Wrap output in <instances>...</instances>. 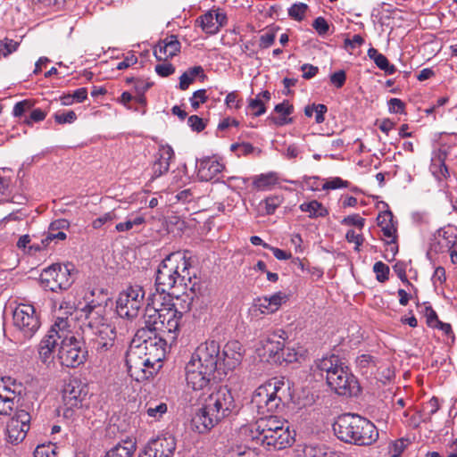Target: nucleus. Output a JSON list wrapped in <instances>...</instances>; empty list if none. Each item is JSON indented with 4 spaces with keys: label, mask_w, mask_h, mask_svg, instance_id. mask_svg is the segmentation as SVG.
<instances>
[{
    "label": "nucleus",
    "mask_w": 457,
    "mask_h": 457,
    "mask_svg": "<svg viewBox=\"0 0 457 457\" xmlns=\"http://www.w3.org/2000/svg\"><path fill=\"white\" fill-rule=\"evenodd\" d=\"M174 157V151L170 145H161L156 159L152 165L151 179H155L165 174L170 169V162Z\"/></svg>",
    "instance_id": "5701e85b"
},
{
    "label": "nucleus",
    "mask_w": 457,
    "mask_h": 457,
    "mask_svg": "<svg viewBox=\"0 0 457 457\" xmlns=\"http://www.w3.org/2000/svg\"><path fill=\"white\" fill-rule=\"evenodd\" d=\"M282 195H276L265 198L261 204L264 205L265 213L268 215L273 214L277 208L283 203Z\"/></svg>",
    "instance_id": "ea45409f"
},
{
    "label": "nucleus",
    "mask_w": 457,
    "mask_h": 457,
    "mask_svg": "<svg viewBox=\"0 0 457 457\" xmlns=\"http://www.w3.org/2000/svg\"><path fill=\"white\" fill-rule=\"evenodd\" d=\"M219 360V343L212 340L201 344L185 366L187 387L195 393L208 392L215 383Z\"/></svg>",
    "instance_id": "f03ea898"
},
{
    "label": "nucleus",
    "mask_w": 457,
    "mask_h": 457,
    "mask_svg": "<svg viewBox=\"0 0 457 457\" xmlns=\"http://www.w3.org/2000/svg\"><path fill=\"white\" fill-rule=\"evenodd\" d=\"M341 223L343 225L356 226L360 229H361L364 227L365 220L361 218L359 214H353L345 217L342 220Z\"/></svg>",
    "instance_id": "13d9d810"
},
{
    "label": "nucleus",
    "mask_w": 457,
    "mask_h": 457,
    "mask_svg": "<svg viewBox=\"0 0 457 457\" xmlns=\"http://www.w3.org/2000/svg\"><path fill=\"white\" fill-rule=\"evenodd\" d=\"M274 111L279 114V117L278 118H271L276 125L283 126L292 122V119L287 118V116L293 112L294 107L288 103V101H283L282 103L277 104L274 108Z\"/></svg>",
    "instance_id": "f704fd0d"
},
{
    "label": "nucleus",
    "mask_w": 457,
    "mask_h": 457,
    "mask_svg": "<svg viewBox=\"0 0 457 457\" xmlns=\"http://www.w3.org/2000/svg\"><path fill=\"white\" fill-rule=\"evenodd\" d=\"M208 97L206 96L205 89H199L194 92L192 97L190 98V104L194 110H197L201 104H204L207 101Z\"/></svg>",
    "instance_id": "603ef678"
},
{
    "label": "nucleus",
    "mask_w": 457,
    "mask_h": 457,
    "mask_svg": "<svg viewBox=\"0 0 457 457\" xmlns=\"http://www.w3.org/2000/svg\"><path fill=\"white\" fill-rule=\"evenodd\" d=\"M349 186V182L347 180H344L339 177H335L328 179L324 185L323 189L325 190H335L338 188L347 187Z\"/></svg>",
    "instance_id": "864d4df0"
},
{
    "label": "nucleus",
    "mask_w": 457,
    "mask_h": 457,
    "mask_svg": "<svg viewBox=\"0 0 457 457\" xmlns=\"http://www.w3.org/2000/svg\"><path fill=\"white\" fill-rule=\"evenodd\" d=\"M87 355L84 342L75 337L71 330L68 332L58 349L57 358L60 363L68 368H76L85 362Z\"/></svg>",
    "instance_id": "9b49d317"
},
{
    "label": "nucleus",
    "mask_w": 457,
    "mask_h": 457,
    "mask_svg": "<svg viewBox=\"0 0 457 457\" xmlns=\"http://www.w3.org/2000/svg\"><path fill=\"white\" fill-rule=\"evenodd\" d=\"M183 317L172 303L170 295H150L145 310V324L151 329L165 337L169 341L177 338L180 322Z\"/></svg>",
    "instance_id": "7ed1b4c3"
},
{
    "label": "nucleus",
    "mask_w": 457,
    "mask_h": 457,
    "mask_svg": "<svg viewBox=\"0 0 457 457\" xmlns=\"http://www.w3.org/2000/svg\"><path fill=\"white\" fill-rule=\"evenodd\" d=\"M337 438L357 445H370L378 438L376 426L358 414L345 413L333 426Z\"/></svg>",
    "instance_id": "6e6552de"
},
{
    "label": "nucleus",
    "mask_w": 457,
    "mask_h": 457,
    "mask_svg": "<svg viewBox=\"0 0 457 457\" xmlns=\"http://www.w3.org/2000/svg\"><path fill=\"white\" fill-rule=\"evenodd\" d=\"M457 239V235L450 229L439 228L433 235L428 255L434 253L436 254L448 252L449 249L454 246Z\"/></svg>",
    "instance_id": "412c9836"
},
{
    "label": "nucleus",
    "mask_w": 457,
    "mask_h": 457,
    "mask_svg": "<svg viewBox=\"0 0 457 457\" xmlns=\"http://www.w3.org/2000/svg\"><path fill=\"white\" fill-rule=\"evenodd\" d=\"M225 169V165L216 157H204L196 162L197 177L201 181L213 179Z\"/></svg>",
    "instance_id": "4be33fe9"
},
{
    "label": "nucleus",
    "mask_w": 457,
    "mask_h": 457,
    "mask_svg": "<svg viewBox=\"0 0 457 457\" xmlns=\"http://www.w3.org/2000/svg\"><path fill=\"white\" fill-rule=\"evenodd\" d=\"M14 398V392L4 385L3 378H0V415L11 414Z\"/></svg>",
    "instance_id": "c756f323"
},
{
    "label": "nucleus",
    "mask_w": 457,
    "mask_h": 457,
    "mask_svg": "<svg viewBox=\"0 0 457 457\" xmlns=\"http://www.w3.org/2000/svg\"><path fill=\"white\" fill-rule=\"evenodd\" d=\"M225 104L228 108L239 109L241 107V100L236 91L228 93L225 99Z\"/></svg>",
    "instance_id": "338daca9"
},
{
    "label": "nucleus",
    "mask_w": 457,
    "mask_h": 457,
    "mask_svg": "<svg viewBox=\"0 0 457 457\" xmlns=\"http://www.w3.org/2000/svg\"><path fill=\"white\" fill-rule=\"evenodd\" d=\"M439 403L438 399L433 396L429 401H428L423 406L424 415L430 419L432 415H434L439 410Z\"/></svg>",
    "instance_id": "6e6d98bb"
},
{
    "label": "nucleus",
    "mask_w": 457,
    "mask_h": 457,
    "mask_svg": "<svg viewBox=\"0 0 457 457\" xmlns=\"http://www.w3.org/2000/svg\"><path fill=\"white\" fill-rule=\"evenodd\" d=\"M30 415L24 410L18 411L8 421L6 426V439L12 445L21 443L29 429Z\"/></svg>",
    "instance_id": "a211bd4d"
},
{
    "label": "nucleus",
    "mask_w": 457,
    "mask_h": 457,
    "mask_svg": "<svg viewBox=\"0 0 457 457\" xmlns=\"http://www.w3.org/2000/svg\"><path fill=\"white\" fill-rule=\"evenodd\" d=\"M40 279L43 286L52 292L67 290L75 280V270L70 263H55L43 270Z\"/></svg>",
    "instance_id": "9d476101"
},
{
    "label": "nucleus",
    "mask_w": 457,
    "mask_h": 457,
    "mask_svg": "<svg viewBox=\"0 0 457 457\" xmlns=\"http://www.w3.org/2000/svg\"><path fill=\"white\" fill-rule=\"evenodd\" d=\"M303 457H325L328 453L325 452L322 445L318 444L305 445L303 449Z\"/></svg>",
    "instance_id": "79ce46f5"
},
{
    "label": "nucleus",
    "mask_w": 457,
    "mask_h": 457,
    "mask_svg": "<svg viewBox=\"0 0 457 457\" xmlns=\"http://www.w3.org/2000/svg\"><path fill=\"white\" fill-rule=\"evenodd\" d=\"M140 343L129 349L126 364L137 381L149 379L162 368L165 358L168 337L145 328L137 333Z\"/></svg>",
    "instance_id": "f257e3e1"
},
{
    "label": "nucleus",
    "mask_w": 457,
    "mask_h": 457,
    "mask_svg": "<svg viewBox=\"0 0 457 457\" xmlns=\"http://www.w3.org/2000/svg\"><path fill=\"white\" fill-rule=\"evenodd\" d=\"M167 403L159 401L152 400L145 403L144 414L147 417L149 422L159 421L164 414L167 413Z\"/></svg>",
    "instance_id": "cd10ccee"
},
{
    "label": "nucleus",
    "mask_w": 457,
    "mask_h": 457,
    "mask_svg": "<svg viewBox=\"0 0 457 457\" xmlns=\"http://www.w3.org/2000/svg\"><path fill=\"white\" fill-rule=\"evenodd\" d=\"M378 225L381 228L383 237L386 244L395 243L397 228L394 222V216L391 211L386 210L378 214Z\"/></svg>",
    "instance_id": "a878e982"
},
{
    "label": "nucleus",
    "mask_w": 457,
    "mask_h": 457,
    "mask_svg": "<svg viewBox=\"0 0 457 457\" xmlns=\"http://www.w3.org/2000/svg\"><path fill=\"white\" fill-rule=\"evenodd\" d=\"M271 95L268 90L256 95L254 98L248 100L247 109L254 117H259L266 112L265 104L270 100Z\"/></svg>",
    "instance_id": "c85d7f7f"
},
{
    "label": "nucleus",
    "mask_w": 457,
    "mask_h": 457,
    "mask_svg": "<svg viewBox=\"0 0 457 457\" xmlns=\"http://www.w3.org/2000/svg\"><path fill=\"white\" fill-rule=\"evenodd\" d=\"M119 217L117 216L114 211L107 212L101 215L100 217L95 219L92 221V227L95 229H99L104 226H109L113 223V221L117 220Z\"/></svg>",
    "instance_id": "58836bf2"
},
{
    "label": "nucleus",
    "mask_w": 457,
    "mask_h": 457,
    "mask_svg": "<svg viewBox=\"0 0 457 457\" xmlns=\"http://www.w3.org/2000/svg\"><path fill=\"white\" fill-rule=\"evenodd\" d=\"M190 266L187 253L176 252L166 256L155 273V295H170L174 288H186L187 281H190Z\"/></svg>",
    "instance_id": "0eeeda50"
},
{
    "label": "nucleus",
    "mask_w": 457,
    "mask_h": 457,
    "mask_svg": "<svg viewBox=\"0 0 457 457\" xmlns=\"http://www.w3.org/2000/svg\"><path fill=\"white\" fill-rule=\"evenodd\" d=\"M407 446L406 440L398 439L390 445V453L393 457H399Z\"/></svg>",
    "instance_id": "e2e57ef3"
},
{
    "label": "nucleus",
    "mask_w": 457,
    "mask_h": 457,
    "mask_svg": "<svg viewBox=\"0 0 457 457\" xmlns=\"http://www.w3.org/2000/svg\"><path fill=\"white\" fill-rule=\"evenodd\" d=\"M46 117V112L40 108H36L31 111L29 119L25 120V122L29 125L32 124V122H38L45 120Z\"/></svg>",
    "instance_id": "69168bd1"
},
{
    "label": "nucleus",
    "mask_w": 457,
    "mask_h": 457,
    "mask_svg": "<svg viewBox=\"0 0 457 457\" xmlns=\"http://www.w3.org/2000/svg\"><path fill=\"white\" fill-rule=\"evenodd\" d=\"M446 154L445 151L438 150L433 153L431 158L430 169L435 177L438 179H446L449 175L448 169L445 163Z\"/></svg>",
    "instance_id": "7c9ffc66"
},
{
    "label": "nucleus",
    "mask_w": 457,
    "mask_h": 457,
    "mask_svg": "<svg viewBox=\"0 0 457 457\" xmlns=\"http://www.w3.org/2000/svg\"><path fill=\"white\" fill-rule=\"evenodd\" d=\"M84 302L80 312L86 319L85 326L94 336L92 340L96 351L105 352L113 346L116 331L111 324L104 322V292L98 289L90 290L85 294Z\"/></svg>",
    "instance_id": "39448f33"
},
{
    "label": "nucleus",
    "mask_w": 457,
    "mask_h": 457,
    "mask_svg": "<svg viewBox=\"0 0 457 457\" xmlns=\"http://www.w3.org/2000/svg\"><path fill=\"white\" fill-rule=\"evenodd\" d=\"M242 346L237 341H231L225 345L220 360L218 369L223 366L224 370H232L236 369L242 361Z\"/></svg>",
    "instance_id": "aec40b11"
},
{
    "label": "nucleus",
    "mask_w": 457,
    "mask_h": 457,
    "mask_svg": "<svg viewBox=\"0 0 457 457\" xmlns=\"http://www.w3.org/2000/svg\"><path fill=\"white\" fill-rule=\"evenodd\" d=\"M308 6L303 3L294 4L288 9V14L295 20L301 21L304 18Z\"/></svg>",
    "instance_id": "c03bdc74"
},
{
    "label": "nucleus",
    "mask_w": 457,
    "mask_h": 457,
    "mask_svg": "<svg viewBox=\"0 0 457 457\" xmlns=\"http://www.w3.org/2000/svg\"><path fill=\"white\" fill-rule=\"evenodd\" d=\"M239 433L245 441L255 442L268 450L285 449L294 442L287 422L272 415L241 426Z\"/></svg>",
    "instance_id": "20e7f679"
},
{
    "label": "nucleus",
    "mask_w": 457,
    "mask_h": 457,
    "mask_svg": "<svg viewBox=\"0 0 457 457\" xmlns=\"http://www.w3.org/2000/svg\"><path fill=\"white\" fill-rule=\"evenodd\" d=\"M388 111L391 113H403L404 112L405 104L399 98H391L388 101Z\"/></svg>",
    "instance_id": "052dcab7"
},
{
    "label": "nucleus",
    "mask_w": 457,
    "mask_h": 457,
    "mask_svg": "<svg viewBox=\"0 0 457 457\" xmlns=\"http://www.w3.org/2000/svg\"><path fill=\"white\" fill-rule=\"evenodd\" d=\"M278 179V175L275 172H269L255 176L253 184L259 190H266L277 184Z\"/></svg>",
    "instance_id": "4c0bfd02"
},
{
    "label": "nucleus",
    "mask_w": 457,
    "mask_h": 457,
    "mask_svg": "<svg viewBox=\"0 0 457 457\" xmlns=\"http://www.w3.org/2000/svg\"><path fill=\"white\" fill-rule=\"evenodd\" d=\"M37 353H38V359L42 363L49 367L50 365L54 364V351H52L50 349H46L41 346H37Z\"/></svg>",
    "instance_id": "09e8293b"
},
{
    "label": "nucleus",
    "mask_w": 457,
    "mask_h": 457,
    "mask_svg": "<svg viewBox=\"0 0 457 457\" xmlns=\"http://www.w3.org/2000/svg\"><path fill=\"white\" fill-rule=\"evenodd\" d=\"M345 238L349 243H353L355 245V251H360V246L362 245L364 240L361 234L356 233L353 229H349L346 232Z\"/></svg>",
    "instance_id": "4d7b16f0"
},
{
    "label": "nucleus",
    "mask_w": 457,
    "mask_h": 457,
    "mask_svg": "<svg viewBox=\"0 0 457 457\" xmlns=\"http://www.w3.org/2000/svg\"><path fill=\"white\" fill-rule=\"evenodd\" d=\"M328 386L339 395H353L358 391L355 378L349 373L347 367L340 366L326 378Z\"/></svg>",
    "instance_id": "dca6fc26"
},
{
    "label": "nucleus",
    "mask_w": 457,
    "mask_h": 457,
    "mask_svg": "<svg viewBox=\"0 0 457 457\" xmlns=\"http://www.w3.org/2000/svg\"><path fill=\"white\" fill-rule=\"evenodd\" d=\"M345 80H346V75H345V71H343V70L336 71L330 75V82L337 88H341L345 85Z\"/></svg>",
    "instance_id": "bf43d9fd"
},
{
    "label": "nucleus",
    "mask_w": 457,
    "mask_h": 457,
    "mask_svg": "<svg viewBox=\"0 0 457 457\" xmlns=\"http://www.w3.org/2000/svg\"><path fill=\"white\" fill-rule=\"evenodd\" d=\"M299 209L303 212H307L311 219L323 218L328 214V209L317 200L303 203Z\"/></svg>",
    "instance_id": "473e14b6"
},
{
    "label": "nucleus",
    "mask_w": 457,
    "mask_h": 457,
    "mask_svg": "<svg viewBox=\"0 0 457 457\" xmlns=\"http://www.w3.org/2000/svg\"><path fill=\"white\" fill-rule=\"evenodd\" d=\"M87 392L84 385L78 380L69 382L62 392V400L66 411L81 408Z\"/></svg>",
    "instance_id": "6ab92c4d"
},
{
    "label": "nucleus",
    "mask_w": 457,
    "mask_h": 457,
    "mask_svg": "<svg viewBox=\"0 0 457 457\" xmlns=\"http://www.w3.org/2000/svg\"><path fill=\"white\" fill-rule=\"evenodd\" d=\"M374 62L378 68L384 71L388 75H392L396 71L395 66L391 64L387 58L382 54L375 59Z\"/></svg>",
    "instance_id": "a18cd8bd"
},
{
    "label": "nucleus",
    "mask_w": 457,
    "mask_h": 457,
    "mask_svg": "<svg viewBox=\"0 0 457 457\" xmlns=\"http://www.w3.org/2000/svg\"><path fill=\"white\" fill-rule=\"evenodd\" d=\"M250 455V450H246L245 446L237 445L228 449L224 457H247Z\"/></svg>",
    "instance_id": "680f3d73"
},
{
    "label": "nucleus",
    "mask_w": 457,
    "mask_h": 457,
    "mask_svg": "<svg viewBox=\"0 0 457 457\" xmlns=\"http://www.w3.org/2000/svg\"><path fill=\"white\" fill-rule=\"evenodd\" d=\"M356 364L361 370L367 369L375 365V358L370 354H361L357 357Z\"/></svg>",
    "instance_id": "0e129e2a"
},
{
    "label": "nucleus",
    "mask_w": 457,
    "mask_h": 457,
    "mask_svg": "<svg viewBox=\"0 0 457 457\" xmlns=\"http://www.w3.org/2000/svg\"><path fill=\"white\" fill-rule=\"evenodd\" d=\"M145 290L139 285H131L122 290L116 300V312L121 318L137 316L145 300Z\"/></svg>",
    "instance_id": "f8f14e48"
},
{
    "label": "nucleus",
    "mask_w": 457,
    "mask_h": 457,
    "mask_svg": "<svg viewBox=\"0 0 457 457\" xmlns=\"http://www.w3.org/2000/svg\"><path fill=\"white\" fill-rule=\"evenodd\" d=\"M54 120L59 124L73 123L77 120V115L73 111L58 112L54 115Z\"/></svg>",
    "instance_id": "8fccbe9b"
},
{
    "label": "nucleus",
    "mask_w": 457,
    "mask_h": 457,
    "mask_svg": "<svg viewBox=\"0 0 457 457\" xmlns=\"http://www.w3.org/2000/svg\"><path fill=\"white\" fill-rule=\"evenodd\" d=\"M364 38L361 35H353L352 38H345L344 48L350 54L353 53L355 48L361 47L364 44Z\"/></svg>",
    "instance_id": "49530a36"
},
{
    "label": "nucleus",
    "mask_w": 457,
    "mask_h": 457,
    "mask_svg": "<svg viewBox=\"0 0 457 457\" xmlns=\"http://www.w3.org/2000/svg\"><path fill=\"white\" fill-rule=\"evenodd\" d=\"M389 267L382 262H377L373 265V271L376 274V278L379 282H385L388 279Z\"/></svg>",
    "instance_id": "37998d69"
},
{
    "label": "nucleus",
    "mask_w": 457,
    "mask_h": 457,
    "mask_svg": "<svg viewBox=\"0 0 457 457\" xmlns=\"http://www.w3.org/2000/svg\"><path fill=\"white\" fill-rule=\"evenodd\" d=\"M342 365L338 356L335 354L323 357L316 361L317 369L321 372H326V378H328L330 373L336 371V368H339Z\"/></svg>",
    "instance_id": "c9c22d12"
},
{
    "label": "nucleus",
    "mask_w": 457,
    "mask_h": 457,
    "mask_svg": "<svg viewBox=\"0 0 457 457\" xmlns=\"http://www.w3.org/2000/svg\"><path fill=\"white\" fill-rule=\"evenodd\" d=\"M70 228V221L66 219H58L51 222L48 228V232L44 239H42V244L45 246H47L50 242L53 240H65L67 236L64 232Z\"/></svg>",
    "instance_id": "bb28decb"
},
{
    "label": "nucleus",
    "mask_w": 457,
    "mask_h": 457,
    "mask_svg": "<svg viewBox=\"0 0 457 457\" xmlns=\"http://www.w3.org/2000/svg\"><path fill=\"white\" fill-rule=\"evenodd\" d=\"M66 309L64 314H71L73 307L68 303H62L60 305V311ZM73 320L66 316H56L54 322L48 329L47 333L40 340L38 345L46 349L55 351L59 342L61 343L64 337L68 336Z\"/></svg>",
    "instance_id": "ddd939ff"
},
{
    "label": "nucleus",
    "mask_w": 457,
    "mask_h": 457,
    "mask_svg": "<svg viewBox=\"0 0 457 457\" xmlns=\"http://www.w3.org/2000/svg\"><path fill=\"white\" fill-rule=\"evenodd\" d=\"M136 449V443L132 440L123 441L111 448L104 457H133Z\"/></svg>",
    "instance_id": "2f4dec72"
},
{
    "label": "nucleus",
    "mask_w": 457,
    "mask_h": 457,
    "mask_svg": "<svg viewBox=\"0 0 457 457\" xmlns=\"http://www.w3.org/2000/svg\"><path fill=\"white\" fill-rule=\"evenodd\" d=\"M288 390L289 386L283 379H270L255 389L252 403L256 406L259 413L275 411L287 396Z\"/></svg>",
    "instance_id": "1a4fd4ad"
},
{
    "label": "nucleus",
    "mask_w": 457,
    "mask_h": 457,
    "mask_svg": "<svg viewBox=\"0 0 457 457\" xmlns=\"http://www.w3.org/2000/svg\"><path fill=\"white\" fill-rule=\"evenodd\" d=\"M13 325L25 338H31L40 328V319L35 307L29 303H20L14 310Z\"/></svg>",
    "instance_id": "4468645a"
},
{
    "label": "nucleus",
    "mask_w": 457,
    "mask_h": 457,
    "mask_svg": "<svg viewBox=\"0 0 457 457\" xmlns=\"http://www.w3.org/2000/svg\"><path fill=\"white\" fill-rule=\"evenodd\" d=\"M297 361V353L294 348L283 346L279 354V361L277 363L282 364L283 362L291 363Z\"/></svg>",
    "instance_id": "de8ad7c7"
},
{
    "label": "nucleus",
    "mask_w": 457,
    "mask_h": 457,
    "mask_svg": "<svg viewBox=\"0 0 457 457\" xmlns=\"http://www.w3.org/2000/svg\"><path fill=\"white\" fill-rule=\"evenodd\" d=\"M34 457H57L56 445L52 443L37 445L34 451Z\"/></svg>",
    "instance_id": "a19ab883"
},
{
    "label": "nucleus",
    "mask_w": 457,
    "mask_h": 457,
    "mask_svg": "<svg viewBox=\"0 0 457 457\" xmlns=\"http://www.w3.org/2000/svg\"><path fill=\"white\" fill-rule=\"evenodd\" d=\"M180 51L177 36L170 35L161 40L154 48V54L159 61L172 58Z\"/></svg>",
    "instance_id": "393cba45"
},
{
    "label": "nucleus",
    "mask_w": 457,
    "mask_h": 457,
    "mask_svg": "<svg viewBox=\"0 0 457 457\" xmlns=\"http://www.w3.org/2000/svg\"><path fill=\"white\" fill-rule=\"evenodd\" d=\"M162 63L155 66V72L161 77H168L175 72V67L167 60H162Z\"/></svg>",
    "instance_id": "5fc2aeb1"
},
{
    "label": "nucleus",
    "mask_w": 457,
    "mask_h": 457,
    "mask_svg": "<svg viewBox=\"0 0 457 457\" xmlns=\"http://www.w3.org/2000/svg\"><path fill=\"white\" fill-rule=\"evenodd\" d=\"M288 299L286 293L277 292L270 296H262L254 300L253 307L262 313H273Z\"/></svg>",
    "instance_id": "b1692460"
},
{
    "label": "nucleus",
    "mask_w": 457,
    "mask_h": 457,
    "mask_svg": "<svg viewBox=\"0 0 457 457\" xmlns=\"http://www.w3.org/2000/svg\"><path fill=\"white\" fill-rule=\"evenodd\" d=\"M234 397L226 386L210 394L202 408L192 418L193 428L204 434L215 427L221 420L236 411Z\"/></svg>",
    "instance_id": "423d86ee"
},
{
    "label": "nucleus",
    "mask_w": 457,
    "mask_h": 457,
    "mask_svg": "<svg viewBox=\"0 0 457 457\" xmlns=\"http://www.w3.org/2000/svg\"><path fill=\"white\" fill-rule=\"evenodd\" d=\"M196 23L199 24L203 31L206 34L213 35L216 34L220 29L219 24L216 23L212 11H209L200 16L196 20Z\"/></svg>",
    "instance_id": "e433bc0d"
},
{
    "label": "nucleus",
    "mask_w": 457,
    "mask_h": 457,
    "mask_svg": "<svg viewBox=\"0 0 457 457\" xmlns=\"http://www.w3.org/2000/svg\"><path fill=\"white\" fill-rule=\"evenodd\" d=\"M176 447L175 436L166 434L150 440L138 457H173Z\"/></svg>",
    "instance_id": "f3484780"
},
{
    "label": "nucleus",
    "mask_w": 457,
    "mask_h": 457,
    "mask_svg": "<svg viewBox=\"0 0 457 457\" xmlns=\"http://www.w3.org/2000/svg\"><path fill=\"white\" fill-rule=\"evenodd\" d=\"M145 222L143 215L137 213H130L127 216L126 220L119 222L115 226L117 232H127L138 228Z\"/></svg>",
    "instance_id": "72a5a7b5"
},
{
    "label": "nucleus",
    "mask_w": 457,
    "mask_h": 457,
    "mask_svg": "<svg viewBox=\"0 0 457 457\" xmlns=\"http://www.w3.org/2000/svg\"><path fill=\"white\" fill-rule=\"evenodd\" d=\"M285 331L278 329L263 336L256 348L258 355L268 362L277 363L286 340Z\"/></svg>",
    "instance_id": "2eb2a0df"
},
{
    "label": "nucleus",
    "mask_w": 457,
    "mask_h": 457,
    "mask_svg": "<svg viewBox=\"0 0 457 457\" xmlns=\"http://www.w3.org/2000/svg\"><path fill=\"white\" fill-rule=\"evenodd\" d=\"M187 123L193 130L197 132L204 130L205 128L203 119L197 115H191L187 120Z\"/></svg>",
    "instance_id": "774afa93"
},
{
    "label": "nucleus",
    "mask_w": 457,
    "mask_h": 457,
    "mask_svg": "<svg viewBox=\"0 0 457 457\" xmlns=\"http://www.w3.org/2000/svg\"><path fill=\"white\" fill-rule=\"evenodd\" d=\"M18 46L19 43L12 39L0 40V58L5 57L14 52Z\"/></svg>",
    "instance_id": "3c124183"
}]
</instances>
